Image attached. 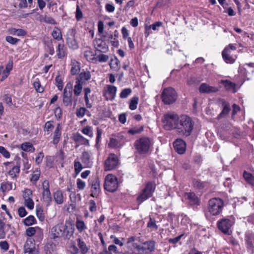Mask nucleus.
I'll use <instances>...</instances> for the list:
<instances>
[{"mask_svg": "<svg viewBox=\"0 0 254 254\" xmlns=\"http://www.w3.org/2000/svg\"><path fill=\"white\" fill-rule=\"evenodd\" d=\"M74 228L70 222L66 221L64 224H58L53 227L51 230V234L53 239L63 238L69 240L73 236Z\"/></svg>", "mask_w": 254, "mask_h": 254, "instance_id": "f257e3e1", "label": "nucleus"}, {"mask_svg": "<svg viewBox=\"0 0 254 254\" xmlns=\"http://www.w3.org/2000/svg\"><path fill=\"white\" fill-rule=\"evenodd\" d=\"M224 206V200L219 197H213L210 199L207 206V212L205 213L207 216L208 213L211 215L217 216L219 215L223 210Z\"/></svg>", "mask_w": 254, "mask_h": 254, "instance_id": "f03ea898", "label": "nucleus"}, {"mask_svg": "<svg viewBox=\"0 0 254 254\" xmlns=\"http://www.w3.org/2000/svg\"><path fill=\"white\" fill-rule=\"evenodd\" d=\"M153 144V140L147 137H141L136 140L134 143L135 149L140 154L147 153Z\"/></svg>", "mask_w": 254, "mask_h": 254, "instance_id": "7ed1b4c3", "label": "nucleus"}, {"mask_svg": "<svg viewBox=\"0 0 254 254\" xmlns=\"http://www.w3.org/2000/svg\"><path fill=\"white\" fill-rule=\"evenodd\" d=\"M234 223V218H224L219 220L217 222V225L219 230L222 233L229 235L232 232V227Z\"/></svg>", "mask_w": 254, "mask_h": 254, "instance_id": "20e7f679", "label": "nucleus"}, {"mask_svg": "<svg viewBox=\"0 0 254 254\" xmlns=\"http://www.w3.org/2000/svg\"><path fill=\"white\" fill-rule=\"evenodd\" d=\"M156 188L155 184L152 182H148L145 188L138 195L136 200L139 204L141 203L152 196Z\"/></svg>", "mask_w": 254, "mask_h": 254, "instance_id": "39448f33", "label": "nucleus"}, {"mask_svg": "<svg viewBox=\"0 0 254 254\" xmlns=\"http://www.w3.org/2000/svg\"><path fill=\"white\" fill-rule=\"evenodd\" d=\"M237 48L236 44H230L226 46L222 52V57L225 63L227 64H234L237 57L232 53L233 51H235Z\"/></svg>", "mask_w": 254, "mask_h": 254, "instance_id": "423d86ee", "label": "nucleus"}, {"mask_svg": "<svg viewBox=\"0 0 254 254\" xmlns=\"http://www.w3.org/2000/svg\"><path fill=\"white\" fill-rule=\"evenodd\" d=\"M161 99L166 105H170L175 102L177 99V94L172 87L165 88L161 94Z\"/></svg>", "mask_w": 254, "mask_h": 254, "instance_id": "0eeeda50", "label": "nucleus"}, {"mask_svg": "<svg viewBox=\"0 0 254 254\" xmlns=\"http://www.w3.org/2000/svg\"><path fill=\"white\" fill-rule=\"evenodd\" d=\"M178 115L174 112H168L164 114L162 122L165 127H178L179 125Z\"/></svg>", "mask_w": 254, "mask_h": 254, "instance_id": "6e6552de", "label": "nucleus"}, {"mask_svg": "<svg viewBox=\"0 0 254 254\" xmlns=\"http://www.w3.org/2000/svg\"><path fill=\"white\" fill-rule=\"evenodd\" d=\"M118 187V179L115 175L110 174L105 177L104 188L106 190L114 192L117 190Z\"/></svg>", "mask_w": 254, "mask_h": 254, "instance_id": "1a4fd4ad", "label": "nucleus"}, {"mask_svg": "<svg viewBox=\"0 0 254 254\" xmlns=\"http://www.w3.org/2000/svg\"><path fill=\"white\" fill-rule=\"evenodd\" d=\"M132 246L138 254H149L155 250V243L151 241L146 242L142 245L133 244Z\"/></svg>", "mask_w": 254, "mask_h": 254, "instance_id": "9d476101", "label": "nucleus"}, {"mask_svg": "<svg viewBox=\"0 0 254 254\" xmlns=\"http://www.w3.org/2000/svg\"><path fill=\"white\" fill-rule=\"evenodd\" d=\"M76 29L75 27L69 29L66 33V42L69 47L72 49L78 48V43L76 40Z\"/></svg>", "mask_w": 254, "mask_h": 254, "instance_id": "9b49d317", "label": "nucleus"}, {"mask_svg": "<svg viewBox=\"0 0 254 254\" xmlns=\"http://www.w3.org/2000/svg\"><path fill=\"white\" fill-rule=\"evenodd\" d=\"M72 85L68 83L66 84L63 94V102L66 106H71L72 103Z\"/></svg>", "mask_w": 254, "mask_h": 254, "instance_id": "f8f14e48", "label": "nucleus"}, {"mask_svg": "<svg viewBox=\"0 0 254 254\" xmlns=\"http://www.w3.org/2000/svg\"><path fill=\"white\" fill-rule=\"evenodd\" d=\"M119 158L115 154H110L104 162V170L111 171L116 169L119 164Z\"/></svg>", "mask_w": 254, "mask_h": 254, "instance_id": "ddd939ff", "label": "nucleus"}, {"mask_svg": "<svg viewBox=\"0 0 254 254\" xmlns=\"http://www.w3.org/2000/svg\"><path fill=\"white\" fill-rule=\"evenodd\" d=\"M93 44L94 48L98 51L106 53L108 51V46L101 37L95 39L93 41Z\"/></svg>", "mask_w": 254, "mask_h": 254, "instance_id": "4468645a", "label": "nucleus"}, {"mask_svg": "<svg viewBox=\"0 0 254 254\" xmlns=\"http://www.w3.org/2000/svg\"><path fill=\"white\" fill-rule=\"evenodd\" d=\"M91 196L97 197L101 192L100 181L98 178H95L91 182Z\"/></svg>", "mask_w": 254, "mask_h": 254, "instance_id": "2eb2a0df", "label": "nucleus"}, {"mask_svg": "<svg viewBox=\"0 0 254 254\" xmlns=\"http://www.w3.org/2000/svg\"><path fill=\"white\" fill-rule=\"evenodd\" d=\"M179 125L183 127H193L194 122L189 116L182 115L179 118Z\"/></svg>", "mask_w": 254, "mask_h": 254, "instance_id": "dca6fc26", "label": "nucleus"}, {"mask_svg": "<svg viewBox=\"0 0 254 254\" xmlns=\"http://www.w3.org/2000/svg\"><path fill=\"white\" fill-rule=\"evenodd\" d=\"M175 150L180 154H184L186 150V143L181 139H176L173 143Z\"/></svg>", "mask_w": 254, "mask_h": 254, "instance_id": "f3484780", "label": "nucleus"}, {"mask_svg": "<svg viewBox=\"0 0 254 254\" xmlns=\"http://www.w3.org/2000/svg\"><path fill=\"white\" fill-rule=\"evenodd\" d=\"M219 91V88L215 86H210L209 84L203 83L199 87V91L201 93L210 94L216 93Z\"/></svg>", "mask_w": 254, "mask_h": 254, "instance_id": "a211bd4d", "label": "nucleus"}, {"mask_svg": "<svg viewBox=\"0 0 254 254\" xmlns=\"http://www.w3.org/2000/svg\"><path fill=\"white\" fill-rule=\"evenodd\" d=\"M185 196L188 203L190 205H199L200 199L196 194L192 192H187Z\"/></svg>", "mask_w": 254, "mask_h": 254, "instance_id": "6ab92c4d", "label": "nucleus"}, {"mask_svg": "<svg viewBox=\"0 0 254 254\" xmlns=\"http://www.w3.org/2000/svg\"><path fill=\"white\" fill-rule=\"evenodd\" d=\"M82 162L84 164L85 167L90 168L93 163L91 154L87 151H84L81 157Z\"/></svg>", "mask_w": 254, "mask_h": 254, "instance_id": "aec40b11", "label": "nucleus"}, {"mask_svg": "<svg viewBox=\"0 0 254 254\" xmlns=\"http://www.w3.org/2000/svg\"><path fill=\"white\" fill-rule=\"evenodd\" d=\"M245 240L247 248L253 253L254 252V234L250 231L246 232Z\"/></svg>", "mask_w": 254, "mask_h": 254, "instance_id": "412c9836", "label": "nucleus"}, {"mask_svg": "<svg viewBox=\"0 0 254 254\" xmlns=\"http://www.w3.org/2000/svg\"><path fill=\"white\" fill-rule=\"evenodd\" d=\"M24 253L27 254H38V251L31 241H27L24 246Z\"/></svg>", "mask_w": 254, "mask_h": 254, "instance_id": "4be33fe9", "label": "nucleus"}, {"mask_svg": "<svg viewBox=\"0 0 254 254\" xmlns=\"http://www.w3.org/2000/svg\"><path fill=\"white\" fill-rule=\"evenodd\" d=\"M91 77L89 71H82L76 77L75 81L84 84L86 81L91 78Z\"/></svg>", "mask_w": 254, "mask_h": 254, "instance_id": "5701e85b", "label": "nucleus"}, {"mask_svg": "<svg viewBox=\"0 0 254 254\" xmlns=\"http://www.w3.org/2000/svg\"><path fill=\"white\" fill-rule=\"evenodd\" d=\"M77 245L81 254H87L89 250V247L88 246L85 242L81 239L78 238L76 240Z\"/></svg>", "mask_w": 254, "mask_h": 254, "instance_id": "b1692460", "label": "nucleus"}, {"mask_svg": "<svg viewBox=\"0 0 254 254\" xmlns=\"http://www.w3.org/2000/svg\"><path fill=\"white\" fill-rule=\"evenodd\" d=\"M223 110L217 117L218 120L225 118L229 114L230 111V106L229 104L226 101H223L222 103Z\"/></svg>", "mask_w": 254, "mask_h": 254, "instance_id": "393cba45", "label": "nucleus"}, {"mask_svg": "<svg viewBox=\"0 0 254 254\" xmlns=\"http://www.w3.org/2000/svg\"><path fill=\"white\" fill-rule=\"evenodd\" d=\"M117 88L113 85H108L107 90L105 93L107 100H113L115 97Z\"/></svg>", "mask_w": 254, "mask_h": 254, "instance_id": "a878e982", "label": "nucleus"}, {"mask_svg": "<svg viewBox=\"0 0 254 254\" xmlns=\"http://www.w3.org/2000/svg\"><path fill=\"white\" fill-rule=\"evenodd\" d=\"M221 83L224 85L227 90L232 91L233 93L236 92V84L235 83L228 80H221Z\"/></svg>", "mask_w": 254, "mask_h": 254, "instance_id": "bb28decb", "label": "nucleus"}, {"mask_svg": "<svg viewBox=\"0 0 254 254\" xmlns=\"http://www.w3.org/2000/svg\"><path fill=\"white\" fill-rule=\"evenodd\" d=\"M24 136L31 137L38 132V130L35 128H21L19 131Z\"/></svg>", "mask_w": 254, "mask_h": 254, "instance_id": "cd10ccee", "label": "nucleus"}, {"mask_svg": "<svg viewBox=\"0 0 254 254\" xmlns=\"http://www.w3.org/2000/svg\"><path fill=\"white\" fill-rule=\"evenodd\" d=\"M80 70V64L75 60H71L70 72L72 75H76Z\"/></svg>", "mask_w": 254, "mask_h": 254, "instance_id": "c85d7f7f", "label": "nucleus"}, {"mask_svg": "<svg viewBox=\"0 0 254 254\" xmlns=\"http://www.w3.org/2000/svg\"><path fill=\"white\" fill-rule=\"evenodd\" d=\"M73 139L76 142L81 144L87 145L89 144L88 139L85 138L83 136L78 133L73 135Z\"/></svg>", "mask_w": 254, "mask_h": 254, "instance_id": "c756f323", "label": "nucleus"}, {"mask_svg": "<svg viewBox=\"0 0 254 254\" xmlns=\"http://www.w3.org/2000/svg\"><path fill=\"white\" fill-rule=\"evenodd\" d=\"M55 201L58 204H61L64 202V196L61 190H57L53 193Z\"/></svg>", "mask_w": 254, "mask_h": 254, "instance_id": "7c9ffc66", "label": "nucleus"}, {"mask_svg": "<svg viewBox=\"0 0 254 254\" xmlns=\"http://www.w3.org/2000/svg\"><path fill=\"white\" fill-rule=\"evenodd\" d=\"M66 48L64 44H59L57 50V56L59 59H63L66 55Z\"/></svg>", "mask_w": 254, "mask_h": 254, "instance_id": "2f4dec72", "label": "nucleus"}, {"mask_svg": "<svg viewBox=\"0 0 254 254\" xmlns=\"http://www.w3.org/2000/svg\"><path fill=\"white\" fill-rule=\"evenodd\" d=\"M39 20L41 22H44L48 24L54 25L56 24V22L55 19L47 15H40L39 17Z\"/></svg>", "mask_w": 254, "mask_h": 254, "instance_id": "473e14b6", "label": "nucleus"}, {"mask_svg": "<svg viewBox=\"0 0 254 254\" xmlns=\"http://www.w3.org/2000/svg\"><path fill=\"white\" fill-rule=\"evenodd\" d=\"M84 56L89 62H92L95 59L94 52L89 48H88L84 52Z\"/></svg>", "mask_w": 254, "mask_h": 254, "instance_id": "72a5a7b5", "label": "nucleus"}, {"mask_svg": "<svg viewBox=\"0 0 254 254\" xmlns=\"http://www.w3.org/2000/svg\"><path fill=\"white\" fill-rule=\"evenodd\" d=\"M82 84L75 81V84L74 86L73 89L74 95L76 96H78L81 93L83 88Z\"/></svg>", "mask_w": 254, "mask_h": 254, "instance_id": "f704fd0d", "label": "nucleus"}, {"mask_svg": "<svg viewBox=\"0 0 254 254\" xmlns=\"http://www.w3.org/2000/svg\"><path fill=\"white\" fill-rule=\"evenodd\" d=\"M138 101L139 98L137 96H134L131 98L129 102V108L131 110H134L136 109L138 103Z\"/></svg>", "mask_w": 254, "mask_h": 254, "instance_id": "c9c22d12", "label": "nucleus"}, {"mask_svg": "<svg viewBox=\"0 0 254 254\" xmlns=\"http://www.w3.org/2000/svg\"><path fill=\"white\" fill-rule=\"evenodd\" d=\"M61 137V131L60 128H56L54 132L53 143L54 144H57L59 142Z\"/></svg>", "mask_w": 254, "mask_h": 254, "instance_id": "e433bc0d", "label": "nucleus"}, {"mask_svg": "<svg viewBox=\"0 0 254 254\" xmlns=\"http://www.w3.org/2000/svg\"><path fill=\"white\" fill-rule=\"evenodd\" d=\"M42 196L44 201L47 203V205H50L52 201V196L50 191H43Z\"/></svg>", "mask_w": 254, "mask_h": 254, "instance_id": "4c0bfd02", "label": "nucleus"}, {"mask_svg": "<svg viewBox=\"0 0 254 254\" xmlns=\"http://www.w3.org/2000/svg\"><path fill=\"white\" fill-rule=\"evenodd\" d=\"M178 129L177 131L180 133V135H183L185 136H189L192 130V128H177Z\"/></svg>", "mask_w": 254, "mask_h": 254, "instance_id": "58836bf2", "label": "nucleus"}, {"mask_svg": "<svg viewBox=\"0 0 254 254\" xmlns=\"http://www.w3.org/2000/svg\"><path fill=\"white\" fill-rule=\"evenodd\" d=\"M243 177L249 184L252 185H254V177L251 173L245 171L243 173Z\"/></svg>", "mask_w": 254, "mask_h": 254, "instance_id": "ea45409f", "label": "nucleus"}, {"mask_svg": "<svg viewBox=\"0 0 254 254\" xmlns=\"http://www.w3.org/2000/svg\"><path fill=\"white\" fill-rule=\"evenodd\" d=\"M53 37L58 41L62 39V35L60 29L57 27L54 28L52 32Z\"/></svg>", "mask_w": 254, "mask_h": 254, "instance_id": "a19ab883", "label": "nucleus"}, {"mask_svg": "<svg viewBox=\"0 0 254 254\" xmlns=\"http://www.w3.org/2000/svg\"><path fill=\"white\" fill-rule=\"evenodd\" d=\"M21 148L24 151H34L35 148L32 144L30 142H24L21 145Z\"/></svg>", "mask_w": 254, "mask_h": 254, "instance_id": "79ce46f5", "label": "nucleus"}, {"mask_svg": "<svg viewBox=\"0 0 254 254\" xmlns=\"http://www.w3.org/2000/svg\"><path fill=\"white\" fill-rule=\"evenodd\" d=\"M40 176V170L39 169L37 168L31 175L30 181L33 183H35L39 179Z\"/></svg>", "mask_w": 254, "mask_h": 254, "instance_id": "37998d69", "label": "nucleus"}, {"mask_svg": "<svg viewBox=\"0 0 254 254\" xmlns=\"http://www.w3.org/2000/svg\"><path fill=\"white\" fill-rule=\"evenodd\" d=\"M76 227L78 232L81 233L87 229L83 221L77 219L76 222Z\"/></svg>", "mask_w": 254, "mask_h": 254, "instance_id": "c03bdc74", "label": "nucleus"}, {"mask_svg": "<svg viewBox=\"0 0 254 254\" xmlns=\"http://www.w3.org/2000/svg\"><path fill=\"white\" fill-rule=\"evenodd\" d=\"M36 219L33 215H30L23 220V222L26 226H30L34 224Z\"/></svg>", "mask_w": 254, "mask_h": 254, "instance_id": "a18cd8bd", "label": "nucleus"}, {"mask_svg": "<svg viewBox=\"0 0 254 254\" xmlns=\"http://www.w3.org/2000/svg\"><path fill=\"white\" fill-rule=\"evenodd\" d=\"M19 171L20 167L18 166H15L13 167V168L10 170H9L8 172V174L11 177V178H14L16 177L19 174Z\"/></svg>", "mask_w": 254, "mask_h": 254, "instance_id": "49530a36", "label": "nucleus"}, {"mask_svg": "<svg viewBox=\"0 0 254 254\" xmlns=\"http://www.w3.org/2000/svg\"><path fill=\"white\" fill-rule=\"evenodd\" d=\"M193 187L198 189H202L206 186L205 182H202L199 180L196 179L193 180Z\"/></svg>", "mask_w": 254, "mask_h": 254, "instance_id": "de8ad7c7", "label": "nucleus"}, {"mask_svg": "<svg viewBox=\"0 0 254 254\" xmlns=\"http://www.w3.org/2000/svg\"><path fill=\"white\" fill-rule=\"evenodd\" d=\"M113 33L110 31H105L102 35H101V37L105 41H110L113 39Z\"/></svg>", "mask_w": 254, "mask_h": 254, "instance_id": "09e8293b", "label": "nucleus"}, {"mask_svg": "<svg viewBox=\"0 0 254 254\" xmlns=\"http://www.w3.org/2000/svg\"><path fill=\"white\" fill-rule=\"evenodd\" d=\"M55 246L52 243H47L44 246V250L46 254H53Z\"/></svg>", "mask_w": 254, "mask_h": 254, "instance_id": "8fccbe9b", "label": "nucleus"}, {"mask_svg": "<svg viewBox=\"0 0 254 254\" xmlns=\"http://www.w3.org/2000/svg\"><path fill=\"white\" fill-rule=\"evenodd\" d=\"M12 183L6 182V183H2L0 184V190L2 192H5L7 190H10L12 189Z\"/></svg>", "mask_w": 254, "mask_h": 254, "instance_id": "3c124183", "label": "nucleus"}, {"mask_svg": "<svg viewBox=\"0 0 254 254\" xmlns=\"http://www.w3.org/2000/svg\"><path fill=\"white\" fill-rule=\"evenodd\" d=\"M119 61L116 57H115L114 59H111L110 63V66L111 68L117 69L119 67Z\"/></svg>", "mask_w": 254, "mask_h": 254, "instance_id": "603ef678", "label": "nucleus"}, {"mask_svg": "<svg viewBox=\"0 0 254 254\" xmlns=\"http://www.w3.org/2000/svg\"><path fill=\"white\" fill-rule=\"evenodd\" d=\"M5 223L0 219V239H4L5 237Z\"/></svg>", "mask_w": 254, "mask_h": 254, "instance_id": "864d4df0", "label": "nucleus"}, {"mask_svg": "<svg viewBox=\"0 0 254 254\" xmlns=\"http://www.w3.org/2000/svg\"><path fill=\"white\" fill-rule=\"evenodd\" d=\"M74 167L76 174H78L83 168L81 163L76 160L74 162Z\"/></svg>", "mask_w": 254, "mask_h": 254, "instance_id": "5fc2aeb1", "label": "nucleus"}, {"mask_svg": "<svg viewBox=\"0 0 254 254\" xmlns=\"http://www.w3.org/2000/svg\"><path fill=\"white\" fill-rule=\"evenodd\" d=\"M32 191L30 189H26L23 191V197L24 200L32 198Z\"/></svg>", "mask_w": 254, "mask_h": 254, "instance_id": "6e6d98bb", "label": "nucleus"}, {"mask_svg": "<svg viewBox=\"0 0 254 254\" xmlns=\"http://www.w3.org/2000/svg\"><path fill=\"white\" fill-rule=\"evenodd\" d=\"M55 81L58 89L61 91L63 88V82L62 78L60 76L58 75L55 78Z\"/></svg>", "mask_w": 254, "mask_h": 254, "instance_id": "4d7b16f0", "label": "nucleus"}, {"mask_svg": "<svg viewBox=\"0 0 254 254\" xmlns=\"http://www.w3.org/2000/svg\"><path fill=\"white\" fill-rule=\"evenodd\" d=\"M75 18L77 21H80L83 18V14L80 7L78 5H76V12H75Z\"/></svg>", "mask_w": 254, "mask_h": 254, "instance_id": "13d9d810", "label": "nucleus"}, {"mask_svg": "<svg viewBox=\"0 0 254 254\" xmlns=\"http://www.w3.org/2000/svg\"><path fill=\"white\" fill-rule=\"evenodd\" d=\"M5 40L7 42L12 45H15L20 41L19 39L10 36H7L5 37Z\"/></svg>", "mask_w": 254, "mask_h": 254, "instance_id": "bf43d9fd", "label": "nucleus"}, {"mask_svg": "<svg viewBox=\"0 0 254 254\" xmlns=\"http://www.w3.org/2000/svg\"><path fill=\"white\" fill-rule=\"evenodd\" d=\"M86 112L89 113L87 109L84 107H81L77 109L76 111V116L78 117H82L86 114Z\"/></svg>", "mask_w": 254, "mask_h": 254, "instance_id": "052dcab7", "label": "nucleus"}, {"mask_svg": "<svg viewBox=\"0 0 254 254\" xmlns=\"http://www.w3.org/2000/svg\"><path fill=\"white\" fill-rule=\"evenodd\" d=\"M38 227H29L26 230V234L29 237L35 235Z\"/></svg>", "mask_w": 254, "mask_h": 254, "instance_id": "680f3d73", "label": "nucleus"}, {"mask_svg": "<svg viewBox=\"0 0 254 254\" xmlns=\"http://www.w3.org/2000/svg\"><path fill=\"white\" fill-rule=\"evenodd\" d=\"M36 215L39 220L41 221L45 219V216L43 213V210L41 207H36Z\"/></svg>", "mask_w": 254, "mask_h": 254, "instance_id": "e2e57ef3", "label": "nucleus"}, {"mask_svg": "<svg viewBox=\"0 0 254 254\" xmlns=\"http://www.w3.org/2000/svg\"><path fill=\"white\" fill-rule=\"evenodd\" d=\"M46 50L51 55H53L54 54L55 51L52 41L49 42L47 45Z\"/></svg>", "mask_w": 254, "mask_h": 254, "instance_id": "0e129e2a", "label": "nucleus"}, {"mask_svg": "<svg viewBox=\"0 0 254 254\" xmlns=\"http://www.w3.org/2000/svg\"><path fill=\"white\" fill-rule=\"evenodd\" d=\"M24 204L29 209H33L34 208V203L32 198L25 200Z\"/></svg>", "mask_w": 254, "mask_h": 254, "instance_id": "69168bd1", "label": "nucleus"}, {"mask_svg": "<svg viewBox=\"0 0 254 254\" xmlns=\"http://www.w3.org/2000/svg\"><path fill=\"white\" fill-rule=\"evenodd\" d=\"M98 61L100 63L106 62L109 59V56L104 54H100L97 57Z\"/></svg>", "mask_w": 254, "mask_h": 254, "instance_id": "338daca9", "label": "nucleus"}, {"mask_svg": "<svg viewBox=\"0 0 254 254\" xmlns=\"http://www.w3.org/2000/svg\"><path fill=\"white\" fill-rule=\"evenodd\" d=\"M34 87L37 92L42 93L44 91L43 87H41L39 81H35L33 83Z\"/></svg>", "mask_w": 254, "mask_h": 254, "instance_id": "774afa93", "label": "nucleus"}]
</instances>
